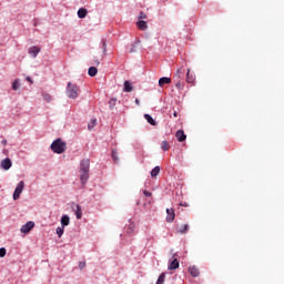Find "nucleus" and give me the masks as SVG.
<instances>
[{
    "label": "nucleus",
    "mask_w": 284,
    "mask_h": 284,
    "mask_svg": "<svg viewBox=\"0 0 284 284\" xmlns=\"http://www.w3.org/2000/svg\"><path fill=\"white\" fill-rule=\"evenodd\" d=\"M61 225H62V227H67V225H70V216L63 215L61 217Z\"/></svg>",
    "instance_id": "19"
},
{
    "label": "nucleus",
    "mask_w": 284,
    "mask_h": 284,
    "mask_svg": "<svg viewBox=\"0 0 284 284\" xmlns=\"http://www.w3.org/2000/svg\"><path fill=\"white\" fill-rule=\"evenodd\" d=\"M131 52H134V48L131 49Z\"/></svg>",
    "instance_id": "45"
},
{
    "label": "nucleus",
    "mask_w": 284,
    "mask_h": 284,
    "mask_svg": "<svg viewBox=\"0 0 284 284\" xmlns=\"http://www.w3.org/2000/svg\"><path fill=\"white\" fill-rule=\"evenodd\" d=\"M67 95L69 99H77L79 97V87L69 82L67 85Z\"/></svg>",
    "instance_id": "2"
},
{
    "label": "nucleus",
    "mask_w": 284,
    "mask_h": 284,
    "mask_svg": "<svg viewBox=\"0 0 284 284\" xmlns=\"http://www.w3.org/2000/svg\"><path fill=\"white\" fill-rule=\"evenodd\" d=\"M63 227H64V226H62V227L59 226V227L55 230V232H57L59 239H61V237L63 236V232H64Z\"/></svg>",
    "instance_id": "31"
},
{
    "label": "nucleus",
    "mask_w": 284,
    "mask_h": 284,
    "mask_svg": "<svg viewBox=\"0 0 284 284\" xmlns=\"http://www.w3.org/2000/svg\"><path fill=\"white\" fill-rule=\"evenodd\" d=\"M195 78L194 74L190 73V69L186 72V83H194Z\"/></svg>",
    "instance_id": "21"
},
{
    "label": "nucleus",
    "mask_w": 284,
    "mask_h": 284,
    "mask_svg": "<svg viewBox=\"0 0 284 284\" xmlns=\"http://www.w3.org/2000/svg\"><path fill=\"white\" fill-rule=\"evenodd\" d=\"M135 103L139 105V99L135 100Z\"/></svg>",
    "instance_id": "44"
},
{
    "label": "nucleus",
    "mask_w": 284,
    "mask_h": 284,
    "mask_svg": "<svg viewBox=\"0 0 284 284\" xmlns=\"http://www.w3.org/2000/svg\"><path fill=\"white\" fill-rule=\"evenodd\" d=\"M183 77H185V70H183V68L178 69L174 78L179 80H183Z\"/></svg>",
    "instance_id": "14"
},
{
    "label": "nucleus",
    "mask_w": 284,
    "mask_h": 284,
    "mask_svg": "<svg viewBox=\"0 0 284 284\" xmlns=\"http://www.w3.org/2000/svg\"><path fill=\"white\" fill-rule=\"evenodd\" d=\"M109 105L110 108H114L116 105V99H110Z\"/></svg>",
    "instance_id": "34"
},
{
    "label": "nucleus",
    "mask_w": 284,
    "mask_h": 284,
    "mask_svg": "<svg viewBox=\"0 0 284 284\" xmlns=\"http://www.w3.org/2000/svg\"><path fill=\"white\" fill-rule=\"evenodd\" d=\"M169 270H179V260L174 258L173 261L170 262L169 264Z\"/></svg>",
    "instance_id": "16"
},
{
    "label": "nucleus",
    "mask_w": 284,
    "mask_h": 284,
    "mask_svg": "<svg viewBox=\"0 0 284 284\" xmlns=\"http://www.w3.org/2000/svg\"><path fill=\"white\" fill-rule=\"evenodd\" d=\"M102 50H103V54L108 52V44L105 43V41L102 42Z\"/></svg>",
    "instance_id": "35"
},
{
    "label": "nucleus",
    "mask_w": 284,
    "mask_h": 284,
    "mask_svg": "<svg viewBox=\"0 0 284 284\" xmlns=\"http://www.w3.org/2000/svg\"><path fill=\"white\" fill-rule=\"evenodd\" d=\"M23 187H26V183L20 181L13 192V201H18V199H20L21 193L23 192Z\"/></svg>",
    "instance_id": "3"
},
{
    "label": "nucleus",
    "mask_w": 284,
    "mask_h": 284,
    "mask_svg": "<svg viewBox=\"0 0 284 284\" xmlns=\"http://www.w3.org/2000/svg\"><path fill=\"white\" fill-rule=\"evenodd\" d=\"M165 283V273L160 274L156 284H163Z\"/></svg>",
    "instance_id": "28"
},
{
    "label": "nucleus",
    "mask_w": 284,
    "mask_h": 284,
    "mask_svg": "<svg viewBox=\"0 0 284 284\" xmlns=\"http://www.w3.org/2000/svg\"><path fill=\"white\" fill-rule=\"evenodd\" d=\"M111 156L114 163H119V152L115 149L112 150Z\"/></svg>",
    "instance_id": "24"
},
{
    "label": "nucleus",
    "mask_w": 284,
    "mask_h": 284,
    "mask_svg": "<svg viewBox=\"0 0 284 284\" xmlns=\"http://www.w3.org/2000/svg\"><path fill=\"white\" fill-rule=\"evenodd\" d=\"M160 173H161V168H160V166H155V168L151 171V176H152V179H156V176H159Z\"/></svg>",
    "instance_id": "20"
},
{
    "label": "nucleus",
    "mask_w": 284,
    "mask_h": 284,
    "mask_svg": "<svg viewBox=\"0 0 284 284\" xmlns=\"http://www.w3.org/2000/svg\"><path fill=\"white\" fill-rule=\"evenodd\" d=\"M93 65H101V62L99 60H93Z\"/></svg>",
    "instance_id": "40"
},
{
    "label": "nucleus",
    "mask_w": 284,
    "mask_h": 284,
    "mask_svg": "<svg viewBox=\"0 0 284 284\" xmlns=\"http://www.w3.org/2000/svg\"><path fill=\"white\" fill-rule=\"evenodd\" d=\"M39 52H41V48L37 45L29 48V54H31L33 59H37V55L39 54Z\"/></svg>",
    "instance_id": "11"
},
{
    "label": "nucleus",
    "mask_w": 284,
    "mask_h": 284,
    "mask_svg": "<svg viewBox=\"0 0 284 284\" xmlns=\"http://www.w3.org/2000/svg\"><path fill=\"white\" fill-rule=\"evenodd\" d=\"M182 80L176 79V83L175 87L178 88V90H183V83H181Z\"/></svg>",
    "instance_id": "32"
},
{
    "label": "nucleus",
    "mask_w": 284,
    "mask_h": 284,
    "mask_svg": "<svg viewBox=\"0 0 284 284\" xmlns=\"http://www.w3.org/2000/svg\"><path fill=\"white\" fill-rule=\"evenodd\" d=\"M132 232H134V225L130 224L128 233L132 234Z\"/></svg>",
    "instance_id": "36"
},
{
    "label": "nucleus",
    "mask_w": 284,
    "mask_h": 284,
    "mask_svg": "<svg viewBox=\"0 0 284 284\" xmlns=\"http://www.w3.org/2000/svg\"><path fill=\"white\" fill-rule=\"evenodd\" d=\"M32 230H34V222L29 221L24 225L21 226L20 232L22 234H30V232H32Z\"/></svg>",
    "instance_id": "4"
},
{
    "label": "nucleus",
    "mask_w": 284,
    "mask_h": 284,
    "mask_svg": "<svg viewBox=\"0 0 284 284\" xmlns=\"http://www.w3.org/2000/svg\"><path fill=\"white\" fill-rule=\"evenodd\" d=\"M26 80H27V81H29V83H31V84L33 83V81H32V78H31V77H27V78H26Z\"/></svg>",
    "instance_id": "41"
},
{
    "label": "nucleus",
    "mask_w": 284,
    "mask_h": 284,
    "mask_svg": "<svg viewBox=\"0 0 284 284\" xmlns=\"http://www.w3.org/2000/svg\"><path fill=\"white\" fill-rule=\"evenodd\" d=\"M42 97L44 101H47V103H50L52 101V95H50L49 93H43Z\"/></svg>",
    "instance_id": "30"
},
{
    "label": "nucleus",
    "mask_w": 284,
    "mask_h": 284,
    "mask_svg": "<svg viewBox=\"0 0 284 284\" xmlns=\"http://www.w3.org/2000/svg\"><path fill=\"white\" fill-rule=\"evenodd\" d=\"M1 143L2 145H8V140H2Z\"/></svg>",
    "instance_id": "42"
},
{
    "label": "nucleus",
    "mask_w": 284,
    "mask_h": 284,
    "mask_svg": "<svg viewBox=\"0 0 284 284\" xmlns=\"http://www.w3.org/2000/svg\"><path fill=\"white\" fill-rule=\"evenodd\" d=\"M173 116L176 119V116H179V113L176 111H174Z\"/></svg>",
    "instance_id": "43"
},
{
    "label": "nucleus",
    "mask_w": 284,
    "mask_h": 284,
    "mask_svg": "<svg viewBox=\"0 0 284 284\" xmlns=\"http://www.w3.org/2000/svg\"><path fill=\"white\" fill-rule=\"evenodd\" d=\"M174 219H176L174 209H166V223H174Z\"/></svg>",
    "instance_id": "5"
},
{
    "label": "nucleus",
    "mask_w": 284,
    "mask_h": 284,
    "mask_svg": "<svg viewBox=\"0 0 284 284\" xmlns=\"http://www.w3.org/2000/svg\"><path fill=\"white\" fill-rule=\"evenodd\" d=\"M68 149V144L63 142L61 139H57L51 144V150L54 152V154H63L65 150Z\"/></svg>",
    "instance_id": "1"
},
{
    "label": "nucleus",
    "mask_w": 284,
    "mask_h": 284,
    "mask_svg": "<svg viewBox=\"0 0 284 284\" xmlns=\"http://www.w3.org/2000/svg\"><path fill=\"white\" fill-rule=\"evenodd\" d=\"M175 139H178L179 143H183V141L187 139V135H185V132H183V130H179L175 133Z\"/></svg>",
    "instance_id": "10"
},
{
    "label": "nucleus",
    "mask_w": 284,
    "mask_h": 284,
    "mask_svg": "<svg viewBox=\"0 0 284 284\" xmlns=\"http://www.w3.org/2000/svg\"><path fill=\"white\" fill-rule=\"evenodd\" d=\"M143 194H144V196H152V193L150 191H148V190H144Z\"/></svg>",
    "instance_id": "39"
},
{
    "label": "nucleus",
    "mask_w": 284,
    "mask_h": 284,
    "mask_svg": "<svg viewBox=\"0 0 284 284\" xmlns=\"http://www.w3.org/2000/svg\"><path fill=\"white\" fill-rule=\"evenodd\" d=\"M79 268L80 270H85V262H80L79 263Z\"/></svg>",
    "instance_id": "37"
},
{
    "label": "nucleus",
    "mask_w": 284,
    "mask_h": 284,
    "mask_svg": "<svg viewBox=\"0 0 284 284\" xmlns=\"http://www.w3.org/2000/svg\"><path fill=\"white\" fill-rule=\"evenodd\" d=\"M7 250H6V247H1L0 248V258H3L4 256H6V254H7Z\"/></svg>",
    "instance_id": "33"
},
{
    "label": "nucleus",
    "mask_w": 284,
    "mask_h": 284,
    "mask_svg": "<svg viewBox=\"0 0 284 284\" xmlns=\"http://www.w3.org/2000/svg\"><path fill=\"white\" fill-rule=\"evenodd\" d=\"M20 88L19 79H16L12 83V90L17 91Z\"/></svg>",
    "instance_id": "29"
},
{
    "label": "nucleus",
    "mask_w": 284,
    "mask_h": 284,
    "mask_svg": "<svg viewBox=\"0 0 284 284\" xmlns=\"http://www.w3.org/2000/svg\"><path fill=\"white\" fill-rule=\"evenodd\" d=\"M89 179H90V171H80V181L82 185H85Z\"/></svg>",
    "instance_id": "7"
},
{
    "label": "nucleus",
    "mask_w": 284,
    "mask_h": 284,
    "mask_svg": "<svg viewBox=\"0 0 284 284\" xmlns=\"http://www.w3.org/2000/svg\"><path fill=\"white\" fill-rule=\"evenodd\" d=\"M74 212H75L77 219H82V216H83V211H82V209H81V205L77 204V205H75V209H74Z\"/></svg>",
    "instance_id": "15"
},
{
    "label": "nucleus",
    "mask_w": 284,
    "mask_h": 284,
    "mask_svg": "<svg viewBox=\"0 0 284 284\" xmlns=\"http://www.w3.org/2000/svg\"><path fill=\"white\" fill-rule=\"evenodd\" d=\"M136 27L139 28V30H148V22L140 20L136 22Z\"/></svg>",
    "instance_id": "18"
},
{
    "label": "nucleus",
    "mask_w": 284,
    "mask_h": 284,
    "mask_svg": "<svg viewBox=\"0 0 284 284\" xmlns=\"http://www.w3.org/2000/svg\"><path fill=\"white\" fill-rule=\"evenodd\" d=\"M0 165H1L2 170H10L12 168V160H10V158H7L1 161Z\"/></svg>",
    "instance_id": "8"
},
{
    "label": "nucleus",
    "mask_w": 284,
    "mask_h": 284,
    "mask_svg": "<svg viewBox=\"0 0 284 284\" xmlns=\"http://www.w3.org/2000/svg\"><path fill=\"white\" fill-rule=\"evenodd\" d=\"M124 92H132V84H130V81L124 82Z\"/></svg>",
    "instance_id": "26"
},
{
    "label": "nucleus",
    "mask_w": 284,
    "mask_h": 284,
    "mask_svg": "<svg viewBox=\"0 0 284 284\" xmlns=\"http://www.w3.org/2000/svg\"><path fill=\"white\" fill-rule=\"evenodd\" d=\"M189 273L193 277H196V276H199V274H201V272L199 271V267H196V266H190L189 267Z\"/></svg>",
    "instance_id": "13"
},
{
    "label": "nucleus",
    "mask_w": 284,
    "mask_h": 284,
    "mask_svg": "<svg viewBox=\"0 0 284 284\" xmlns=\"http://www.w3.org/2000/svg\"><path fill=\"white\" fill-rule=\"evenodd\" d=\"M190 230L189 224H180L176 226L178 234H186V232Z\"/></svg>",
    "instance_id": "9"
},
{
    "label": "nucleus",
    "mask_w": 284,
    "mask_h": 284,
    "mask_svg": "<svg viewBox=\"0 0 284 284\" xmlns=\"http://www.w3.org/2000/svg\"><path fill=\"white\" fill-rule=\"evenodd\" d=\"M169 83H172V79L170 78L163 77V78H160L159 80L160 88H163V85H169Z\"/></svg>",
    "instance_id": "12"
},
{
    "label": "nucleus",
    "mask_w": 284,
    "mask_h": 284,
    "mask_svg": "<svg viewBox=\"0 0 284 284\" xmlns=\"http://www.w3.org/2000/svg\"><path fill=\"white\" fill-rule=\"evenodd\" d=\"M80 172H90V160L84 159L80 163Z\"/></svg>",
    "instance_id": "6"
},
{
    "label": "nucleus",
    "mask_w": 284,
    "mask_h": 284,
    "mask_svg": "<svg viewBox=\"0 0 284 284\" xmlns=\"http://www.w3.org/2000/svg\"><path fill=\"white\" fill-rule=\"evenodd\" d=\"M139 19H148V16L144 12H140Z\"/></svg>",
    "instance_id": "38"
},
{
    "label": "nucleus",
    "mask_w": 284,
    "mask_h": 284,
    "mask_svg": "<svg viewBox=\"0 0 284 284\" xmlns=\"http://www.w3.org/2000/svg\"><path fill=\"white\" fill-rule=\"evenodd\" d=\"M95 126H97V119H91L89 124H88L89 130H92Z\"/></svg>",
    "instance_id": "27"
},
{
    "label": "nucleus",
    "mask_w": 284,
    "mask_h": 284,
    "mask_svg": "<svg viewBox=\"0 0 284 284\" xmlns=\"http://www.w3.org/2000/svg\"><path fill=\"white\" fill-rule=\"evenodd\" d=\"M88 74L89 77H94L95 74H99V70L95 67H90Z\"/></svg>",
    "instance_id": "22"
},
{
    "label": "nucleus",
    "mask_w": 284,
    "mask_h": 284,
    "mask_svg": "<svg viewBox=\"0 0 284 284\" xmlns=\"http://www.w3.org/2000/svg\"><path fill=\"white\" fill-rule=\"evenodd\" d=\"M144 119H145V121H148V123H150V125H156V121H154V119H152V115L144 114Z\"/></svg>",
    "instance_id": "23"
},
{
    "label": "nucleus",
    "mask_w": 284,
    "mask_h": 284,
    "mask_svg": "<svg viewBox=\"0 0 284 284\" xmlns=\"http://www.w3.org/2000/svg\"><path fill=\"white\" fill-rule=\"evenodd\" d=\"M78 17H79V19H85V17H88V10L83 9V8L79 9Z\"/></svg>",
    "instance_id": "17"
},
{
    "label": "nucleus",
    "mask_w": 284,
    "mask_h": 284,
    "mask_svg": "<svg viewBox=\"0 0 284 284\" xmlns=\"http://www.w3.org/2000/svg\"><path fill=\"white\" fill-rule=\"evenodd\" d=\"M161 150H163V152H168V150H170V143L168 141H162Z\"/></svg>",
    "instance_id": "25"
}]
</instances>
